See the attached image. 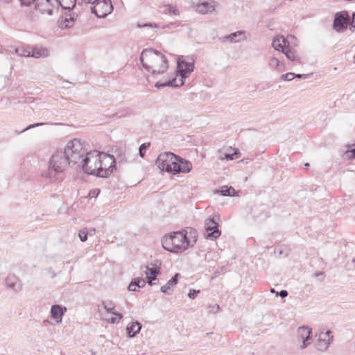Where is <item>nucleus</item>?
<instances>
[{
    "label": "nucleus",
    "instance_id": "10",
    "mask_svg": "<svg viewBox=\"0 0 355 355\" xmlns=\"http://www.w3.org/2000/svg\"><path fill=\"white\" fill-rule=\"evenodd\" d=\"M349 20L347 11L338 12L334 15L332 27L336 32L343 33L347 29Z\"/></svg>",
    "mask_w": 355,
    "mask_h": 355
},
{
    "label": "nucleus",
    "instance_id": "41",
    "mask_svg": "<svg viewBox=\"0 0 355 355\" xmlns=\"http://www.w3.org/2000/svg\"><path fill=\"white\" fill-rule=\"evenodd\" d=\"M157 275H154L152 276H146V282L150 286H153V284H155L156 283L154 282L155 281L158 282L159 279L157 277Z\"/></svg>",
    "mask_w": 355,
    "mask_h": 355
},
{
    "label": "nucleus",
    "instance_id": "31",
    "mask_svg": "<svg viewBox=\"0 0 355 355\" xmlns=\"http://www.w3.org/2000/svg\"><path fill=\"white\" fill-rule=\"evenodd\" d=\"M145 273H146V276H152L154 275H159L160 273L159 267L156 266L153 268H150L148 266H146Z\"/></svg>",
    "mask_w": 355,
    "mask_h": 355
},
{
    "label": "nucleus",
    "instance_id": "42",
    "mask_svg": "<svg viewBox=\"0 0 355 355\" xmlns=\"http://www.w3.org/2000/svg\"><path fill=\"white\" fill-rule=\"evenodd\" d=\"M198 293H200V290L191 289L189 291L188 297L190 299H195L198 296Z\"/></svg>",
    "mask_w": 355,
    "mask_h": 355
},
{
    "label": "nucleus",
    "instance_id": "51",
    "mask_svg": "<svg viewBox=\"0 0 355 355\" xmlns=\"http://www.w3.org/2000/svg\"><path fill=\"white\" fill-rule=\"evenodd\" d=\"M87 236H89V235L93 236L96 233V230H95V228L87 229Z\"/></svg>",
    "mask_w": 355,
    "mask_h": 355
},
{
    "label": "nucleus",
    "instance_id": "64",
    "mask_svg": "<svg viewBox=\"0 0 355 355\" xmlns=\"http://www.w3.org/2000/svg\"><path fill=\"white\" fill-rule=\"evenodd\" d=\"M353 59H354V62H355V55H354Z\"/></svg>",
    "mask_w": 355,
    "mask_h": 355
},
{
    "label": "nucleus",
    "instance_id": "39",
    "mask_svg": "<svg viewBox=\"0 0 355 355\" xmlns=\"http://www.w3.org/2000/svg\"><path fill=\"white\" fill-rule=\"evenodd\" d=\"M297 333H313L312 328L308 325H302L297 328Z\"/></svg>",
    "mask_w": 355,
    "mask_h": 355
},
{
    "label": "nucleus",
    "instance_id": "62",
    "mask_svg": "<svg viewBox=\"0 0 355 355\" xmlns=\"http://www.w3.org/2000/svg\"><path fill=\"white\" fill-rule=\"evenodd\" d=\"M216 311V308H214V307H213V310H212V311Z\"/></svg>",
    "mask_w": 355,
    "mask_h": 355
},
{
    "label": "nucleus",
    "instance_id": "34",
    "mask_svg": "<svg viewBox=\"0 0 355 355\" xmlns=\"http://www.w3.org/2000/svg\"><path fill=\"white\" fill-rule=\"evenodd\" d=\"M115 153H116V157H115L116 162L117 161L119 162V163H123V162H125V160H126L125 156L122 153V151L121 150H116Z\"/></svg>",
    "mask_w": 355,
    "mask_h": 355
},
{
    "label": "nucleus",
    "instance_id": "32",
    "mask_svg": "<svg viewBox=\"0 0 355 355\" xmlns=\"http://www.w3.org/2000/svg\"><path fill=\"white\" fill-rule=\"evenodd\" d=\"M137 26L139 28H158L159 26L156 24V23H154V22H140L139 21L137 24Z\"/></svg>",
    "mask_w": 355,
    "mask_h": 355
},
{
    "label": "nucleus",
    "instance_id": "47",
    "mask_svg": "<svg viewBox=\"0 0 355 355\" xmlns=\"http://www.w3.org/2000/svg\"><path fill=\"white\" fill-rule=\"evenodd\" d=\"M349 28L352 31H355V12H352Z\"/></svg>",
    "mask_w": 355,
    "mask_h": 355
},
{
    "label": "nucleus",
    "instance_id": "6",
    "mask_svg": "<svg viewBox=\"0 0 355 355\" xmlns=\"http://www.w3.org/2000/svg\"><path fill=\"white\" fill-rule=\"evenodd\" d=\"M218 215L209 216L205 223V237L207 239L214 241L221 235V231L218 229Z\"/></svg>",
    "mask_w": 355,
    "mask_h": 355
},
{
    "label": "nucleus",
    "instance_id": "14",
    "mask_svg": "<svg viewBox=\"0 0 355 355\" xmlns=\"http://www.w3.org/2000/svg\"><path fill=\"white\" fill-rule=\"evenodd\" d=\"M220 40L223 42L228 41L230 43H237L243 40H246L245 31L240 30L229 35H226L220 38Z\"/></svg>",
    "mask_w": 355,
    "mask_h": 355
},
{
    "label": "nucleus",
    "instance_id": "9",
    "mask_svg": "<svg viewBox=\"0 0 355 355\" xmlns=\"http://www.w3.org/2000/svg\"><path fill=\"white\" fill-rule=\"evenodd\" d=\"M58 3L57 0H37L35 9L42 14L53 15L58 11Z\"/></svg>",
    "mask_w": 355,
    "mask_h": 355
},
{
    "label": "nucleus",
    "instance_id": "4",
    "mask_svg": "<svg viewBox=\"0 0 355 355\" xmlns=\"http://www.w3.org/2000/svg\"><path fill=\"white\" fill-rule=\"evenodd\" d=\"M98 177L107 178L116 168L115 156L98 151Z\"/></svg>",
    "mask_w": 355,
    "mask_h": 355
},
{
    "label": "nucleus",
    "instance_id": "53",
    "mask_svg": "<svg viewBox=\"0 0 355 355\" xmlns=\"http://www.w3.org/2000/svg\"><path fill=\"white\" fill-rule=\"evenodd\" d=\"M85 3H92L94 4L98 0H82Z\"/></svg>",
    "mask_w": 355,
    "mask_h": 355
},
{
    "label": "nucleus",
    "instance_id": "28",
    "mask_svg": "<svg viewBox=\"0 0 355 355\" xmlns=\"http://www.w3.org/2000/svg\"><path fill=\"white\" fill-rule=\"evenodd\" d=\"M343 157L348 160L355 159V144L347 146V149L343 153Z\"/></svg>",
    "mask_w": 355,
    "mask_h": 355
},
{
    "label": "nucleus",
    "instance_id": "24",
    "mask_svg": "<svg viewBox=\"0 0 355 355\" xmlns=\"http://www.w3.org/2000/svg\"><path fill=\"white\" fill-rule=\"evenodd\" d=\"M282 53H284L287 59L291 61L300 60V58L296 54V51L290 45L282 51Z\"/></svg>",
    "mask_w": 355,
    "mask_h": 355
},
{
    "label": "nucleus",
    "instance_id": "57",
    "mask_svg": "<svg viewBox=\"0 0 355 355\" xmlns=\"http://www.w3.org/2000/svg\"><path fill=\"white\" fill-rule=\"evenodd\" d=\"M214 308H216V311H218L220 309V306L218 304H216Z\"/></svg>",
    "mask_w": 355,
    "mask_h": 355
},
{
    "label": "nucleus",
    "instance_id": "56",
    "mask_svg": "<svg viewBox=\"0 0 355 355\" xmlns=\"http://www.w3.org/2000/svg\"><path fill=\"white\" fill-rule=\"evenodd\" d=\"M51 277L52 278H54L55 277V275H56L55 273L53 271H51Z\"/></svg>",
    "mask_w": 355,
    "mask_h": 355
},
{
    "label": "nucleus",
    "instance_id": "45",
    "mask_svg": "<svg viewBox=\"0 0 355 355\" xmlns=\"http://www.w3.org/2000/svg\"><path fill=\"white\" fill-rule=\"evenodd\" d=\"M276 296H279L282 298H284L288 296V293L286 290H282L280 291L275 292Z\"/></svg>",
    "mask_w": 355,
    "mask_h": 355
},
{
    "label": "nucleus",
    "instance_id": "35",
    "mask_svg": "<svg viewBox=\"0 0 355 355\" xmlns=\"http://www.w3.org/2000/svg\"><path fill=\"white\" fill-rule=\"evenodd\" d=\"M295 78V73L293 72H288L285 74H282L280 76V79L284 81H289Z\"/></svg>",
    "mask_w": 355,
    "mask_h": 355
},
{
    "label": "nucleus",
    "instance_id": "18",
    "mask_svg": "<svg viewBox=\"0 0 355 355\" xmlns=\"http://www.w3.org/2000/svg\"><path fill=\"white\" fill-rule=\"evenodd\" d=\"M180 277V274L177 272L175 273L168 282L167 283L161 287L160 291L163 293L170 295L173 293V287L177 285L179 281V277Z\"/></svg>",
    "mask_w": 355,
    "mask_h": 355
},
{
    "label": "nucleus",
    "instance_id": "63",
    "mask_svg": "<svg viewBox=\"0 0 355 355\" xmlns=\"http://www.w3.org/2000/svg\"><path fill=\"white\" fill-rule=\"evenodd\" d=\"M216 311V308H214V307H213V310H212V311Z\"/></svg>",
    "mask_w": 355,
    "mask_h": 355
},
{
    "label": "nucleus",
    "instance_id": "13",
    "mask_svg": "<svg viewBox=\"0 0 355 355\" xmlns=\"http://www.w3.org/2000/svg\"><path fill=\"white\" fill-rule=\"evenodd\" d=\"M77 15L76 13L66 11L58 21V26L62 29L69 28L74 25Z\"/></svg>",
    "mask_w": 355,
    "mask_h": 355
},
{
    "label": "nucleus",
    "instance_id": "7",
    "mask_svg": "<svg viewBox=\"0 0 355 355\" xmlns=\"http://www.w3.org/2000/svg\"><path fill=\"white\" fill-rule=\"evenodd\" d=\"M176 157L173 153L164 152L158 155L155 164L161 171L171 173Z\"/></svg>",
    "mask_w": 355,
    "mask_h": 355
},
{
    "label": "nucleus",
    "instance_id": "49",
    "mask_svg": "<svg viewBox=\"0 0 355 355\" xmlns=\"http://www.w3.org/2000/svg\"><path fill=\"white\" fill-rule=\"evenodd\" d=\"M329 343H328V340H326L325 339L323 340L322 343H318V347L320 348V349H322V348H326L328 345Z\"/></svg>",
    "mask_w": 355,
    "mask_h": 355
},
{
    "label": "nucleus",
    "instance_id": "19",
    "mask_svg": "<svg viewBox=\"0 0 355 355\" xmlns=\"http://www.w3.org/2000/svg\"><path fill=\"white\" fill-rule=\"evenodd\" d=\"M6 284L8 288L15 292L21 291L22 285L21 281L15 275H9L6 279Z\"/></svg>",
    "mask_w": 355,
    "mask_h": 355
},
{
    "label": "nucleus",
    "instance_id": "38",
    "mask_svg": "<svg viewBox=\"0 0 355 355\" xmlns=\"http://www.w3.org/2000/svg\"><path fill=\"white\" fill-rule=\"evenodd\" d=\"M44 125V123H33V124H30L29 125H28L26 128H24L22 130H21L20 132H18V131H16L17 133L19 135L20 133H22V132H24L30 129H32V128H36V127H40V126H42Z\"/></svg>",
    "mask_w": 355,
    "mask_h": 355
},
{
    "label": "nucleus",
    "instance_id": "2",
    "mask_svg": "<svg viewBox=\"0 0 355 355\" xmlns=\"http://www.w3.org/2000/svg\"><path fill=\"white\" fill-rule=\"evenodd\" d=\"M197 237V231L188 227L164 235L161 241L164 250L180 254L193 247L196 243Z\"/></svg>",
    "mask_w": 355,
    "mask_h": 355
},
{
    "label": "nucleus",
    "instance_id": "23",
    "mask_svg": "<svg viewBox=\"0 0 355 355\" xmlns=\"http://www.w3.org/2000/svg\"><path fill=\"white\" fill-rule=\"evenodd\" d=\"M58 8L60 6L65 11L71 12L76 6V0H57Z\"/></svg>",
    "mask_w": 355,
    "mask_h": 355
},
{
    "label": "nucleus",
    "instance_id": "17",
    "mask_svg": "<svg viewBox=\"0 0 355 355\" xmlns=\"http://www.w3.org/2000/svg\"><path fill=\"white\" fill-rule=\"evenodd\" d=\"M29 55L28 57L34 58H46L49 55V50L46 48L39 46H28Z\"/></svg>",
    "mask_w": 355,
    "mask_h": 355
},
{
    "label": "nucleus",
    "instance_id": "29",
    "mask_svg": "<svg viewBox=\"0 0 355 355\" xmlns=\"http://www.w3.org/2000/svg\"><path fill=\"white\" fill-rule=\"evenodd\" d=\"M29 45L15 47L14 52L19 56L28 57L29 55Z\"/></svg>",
    "mask_w": 355,
    "mask_h": 355
},
{
    "label": "nucleus",
    "instance_id": "11",
    "mask_svg": "<svg viewBox=\"0 0 355 355\" xmlns=\"http://www.w3.org/2000/svg\"><path fill=\"white\" fill-rule=\"evenodd\" d=\"M101 306L105 310L107 314L111 315L107 318H105L107 322L114 324L119 322L123 318L122 313L116 311L114 304L110 300L103 301Z\"/></svg>",
    "mask_w": 355,
    "mask_h": 355
},
{
    "label": "nucleus",
    "instance_id": "25",
    "mask_svg": "<svg viewBox=\"0 0 355 355\" xmlns=\"http://www.w3.org/2000/svg\"><path fill=\"white\" fill-rule=\"evenodd\" d=\"M241 157L240 150L238 148H230L227 152L223 154V158L227 160H233Z\"/></svg>",
    "mask_w": 355,
    "mask_h": 355
},
{
    "label": "nucleus",
    "instance_id": "5",
    "mask_svg": "<svg viewBox=\"0 0 355 355\" xmlns=\"http://www.w3.org/2000/svg\"><path fill=\"white\" fill-rule=\"evenodd\" d=\"M194 61H187L183 56L178 58L177 61V70L176 75L174 78H177L178 85L182 86L186 80V78L193 71Z\"/></svg>",
    "mask_w": 355,
    "mask_h": 355
},
{
    "label": "nucleus",
    "instance_id": "61",
    "mask_svg": "<svg viewBox=\"0 0 355 355\" xmlns=\"http://www.w3.org/2000/svg\"><path fill=\"white\" fill-rule=\"evenodd\" d=\"M135 335V334H129V337H130V338L133 337Z\"/></svg>",
    "mask_w": 355,
    "mask_h": 355
},
{
    "label": "nucleus",
    "instance_id": "43",
    "mask_svg": "<svg viewBox=\"0 0 355 355\" xmlns=\"http://www.w3.org/2000/svg\"><path fill=\"white\" fill-rule=\"evenodd\" d=\"M19 1H20L21 6H29L33 3H34L35 6L37 0H19Z\"/></svg>",
    "mask_w": 355,
    "mask_h": 355
},
{
    "label": "nucleus",
    "instance_id": "20",
    "mask_svg": "<svg viewBox=\"0 0 355 355\" xmlns=\"http://www.w3.org/2000/svg\"><path fill=\"white\" fill-rule=\"evenodd\" d=\"M290 45L288 40L284 36L275 37L272 40V46L281 53Z\"/></svg>",
    "mask_w": 355,
    "mask_h": 355
},
{
    "label": "nucleus",
    "instance_id": "58",
    "mask_svg": "<svg viewBox=\"0 0 355 355\" xmlns=\"http://www.w3.org/2000/svg\"><path fill=\"white\" fill-rule=\"evenodd\" d=\"M309 166H310V164L308 162L304 164V166L306 167V168L309 167Z\"/></svg>",
    "mask_w": 355,
    "mask_h": 355
},
{
    "label": "nucleus",
    "instance_id": "59",
    "mask_svg": "<svg viewBox=\"0 0 355 355\" xmlns=\"http://www.w3.org/2000/svg\"><path fill=\"white\" fill-rule=\"evenodd\" d=\"M270 292H271V293H275L276 291H275V289H274V288H271V289H270Z\"/></svg>",
    "mask_w": 355,
    "mask_h": 355
},
{
    "label": "nucleus",
    "instance_id": "26",
    "mask_svg": "<svg viewBox=\"0 0 355 355\" xmlns=\"http://www.w3.org/2000/svg\"><path fill=\"white\" fill-rule=\"evenodd\" d=\"M269 65L279 71H282L284 70L285 65L284 64L280 61V60L277 58L272 57L269 61Z\"/></svg>",
    "mask_w": 355,
    "mask_h": 355
},
{
    "label": "nucleus",
    "instance_id": "16",
    "mask_svg": "<svg viewBox=\"0 0 355 355\" xmlns=\"http://www.w3.org/2000/svg\"><path fill=\"white\" fill-rule=\"evenodd\" d=\"M67 307L60 304H53L51 308V317L57 323L62 322V316L67 311Z\"/></svg>",
    "mask_w": 355,
    "mask_h": 355
},
{
    "label": "nucleus",
    "instance_id": "55",
    "mask_svg": "<svg viewBox=\"0 0 355 355\" xmlns=\"http://www.w3.org/2000/svg\"><path fill=\"white\" fill-rule=\"evenodd\" d=\"M324 275V272H320V271L315 272L314 273V276H315V277H319V276H322V275Z\"/></svg>",
    "mask_w": 355,
    "mask_h": 355
},
{
    "label": "nucleus",
    "instance_id": "36",
    "mask_svg": "<svg viewBox=\"0 0 355 355\" xmlns=\"http://www.w3.org/2000/svg\"><path fill=\"white\" fill-rule=\"evenodd\" d=\"M78 236L82 242L86 241L88 238L87 228L80 230L78 232Z\"/></svg>",
    "mask_w": 355,
    "mask_h": 355
},
{
    "label": "nucleus",
    "instance_id": "60",
    "mask_svg": "<svg viewBox=\"0 0 355 355\" xmlns=\"http://www.w3.org/2000/svg\"><path fill=\"white\" fill-rule=\"evenodd\" d=\"M321 335H322V334H315V337H317L318 336H319L318 340H319V339H320V336H321Z\"/></svg>",
    "mask_w": 355,
    "mask_h": 355
},
{
    "label": "nucleus",
    "instance_id": "21",
    "mask_svg": "<svg viewBox=\"0 0 355 355\" xmlns=\"http://www.w3.org/2000/svg\"><path fill=\"white\" fill-rule=\"evenodd\" d=\"M237 192L238 191H236L233 187L228 186V185H224V186L220 187L219 188L214 190V194H218L222 196H230V197L238 196Z\"/></svg>",
    "mask_w": 355,
    "mask_h": 355
},
{
    "label": "nucleus",
    "instance_id": "46",
    "mask_svg": "<svg viewBox=\"0 0 355 355\" xmlns=\"http://www.w3.org/2000/svg\"><path fill=\"white\" fill-rule=\"evenodd\" d=\"M319 333H332V331L325 325H321L318 329Z\"/></svg>",
    "mask_w": 355,
    "mask_h": 355
},
{
    "label": "nucleus",
    "instance_id": "8",
    "mask_svg": "<svg viewBox=\"0 0 355 355\" xmlns=\"http://www.w3.org/2000/svg\"><path fill=\"white\" fill-rule=\"evenodd\" d=\"M91 7V12L98 18H105L114 9L111 0H98Z\"/></svg>",
    "mask_w": 355,
    "mask_h": 355
},
{
    "label": "nucleus",
    "instance_id": "48",
    "mask_svg": "<svg viewBox=\"0 0 355 355\" xmlns=\"http://www.w3.org/2000/svg\"><path fill=\"white\" fill-rule=\"evenodd\" d=\"M275 252H278L279 256L287 257L288 254V250L284 251L282 249H278V250L276 249Z\"/></svg>",
    "mask_w": 355,
    "mask_h": 355
},
{
    "label": "nucleus",
    "instance_id": "44",
    "mask_svg": "<svg viewBox=\"0 0 355 355\" xmlns=\"http://www.w3.org/2000/svg\"><path fill=\"white\" fill-rule=\"evenodd\" d=\"M137 284L135 283V281H134V279H132L128 286V289L129 291H137Z\"/></svg>",
    "mask_w": 355,
    "mask_h": 355
},
{
    "label": "nucleus",
    "instance_id": "40",
    "mask_svg": "<svg viewBox=\"0 0 355 355\" xmlns=\"http://www.w3.org/2000/svg\"><path fill=\"white\" fill-rule=\"evenodd\" d=\"M133 279H134V281H135L137 288H144L146 286V282L143 278L137 277V278H134Z\"/></svg>",
    "mask_w": 355,
    "mask_h": 355
},
{
    "label": "nucleus",
    "instance_id": "27",
    "mask_svg": "<svg viewBox=\"0 0 355 355\" xmlns=\"http://www.w3.org/2000/svg\"><path fill=\"white\" fill-rule=\"evenodd\" d=\"M142 324L138 321H134L127 325L125 333H140Z\"/></svg>",
    "mask_w": 355,
    "mask_h": 355
},
{
    "label": "nucleus",
    "instance_id": "3",
    "mask_svg": "<svg viewBox=\"0 0 355 355\" xmlns=\"http://www.w3.org/2000/svg\"><path fill=\"white\" fill-rule=\"evenodd\" d=\"M142 67L153 75L162 74L168 69V60L161 52L151 48L144 49L139 56Z\"/></svg>",
    "mask_w": 355,
    "mask_h": 355
},
{
    "label": "nucleus",
    "instance_id": "1",
    "mask_svg": "<svg viewBox=\"0 0 355 355\" xmlns=\"http://www.w3.org/2000/svg\"><path fill=\"white\" fill-rule=\"evenodd\" d=\"M98 150L87 151L80 139H73L67 144L64 150H56L51 157L49 166L42 173L51 182H61L68 166H77L86 174L98 177Z\"/></svg>",
    "mask_w": 355,
    "mask_h": 355
},
{
    "label": "nucleus",
    "instance_id": "52",
    "mask_svg": "<svg viewBox=\"0 0 355 355\" xmlns=\"http://www.w3.org/2000/svg\"><path fill=\"white\" fill-rule=\"evenodd\" d=\"M12 0H0V6L9 3Z\"/></svg>",
    "mask_w": 355,
    "mask_h": 355
},
{
    "label": "nucleus",
    "instance_id": "33",
    "mask_svg": "<svg viewBox=\"0 0 355 355\" xmlns=\"http://www.w3.org/2000/svg\"><path fill=\"white\" fill-rule=\"evenodd\" d=\"M165 11L169 15H178L179 14L178 8L170 4L166 6Z\"/></svg>",
    "mask_w": 355,
    "mask_h": 355
},
{
    "label": "nucleus",
    "instance_id": "22",
    "mask_svg": "<svg viewBox=\"0 0 355 355\" xmlns=\"http://www.w3.org/2000/svg\"><path fill=\"white\" fill-rule=\"evenodd\" d=\"M166 87H180V85H178V82H177L176 78H173L167 81L162 82V81H157L155 84V87H156L158 89H163Z\"/></svg>",
    "mask_w": 355,
    "mask_h": 355
},
{
    "label": "nucleus",
    "instance_id": "15",
    "mask_svg": "<svg viewBox=\"0 0 355 355\" xmlns=\"http://www.w3.org/2000/svg\"><path fill=\"white\" fill-rule=\"evenodd\" d=\"M215 10V1L212 0L200 1L196 6V11L201 14L211 13Z\"/></svg>",
    "mask_w": 355,
    "mask_h": 355
},
{
    "label": "nucleus",
    "instance_id": "12",
    "mask_svg": "<svg viewBox=\"0 0 355 355\" xmlns=\"http://www.w3.org/2000/svg\"><path fill=\"white\" fill-rule=\"evenodd\" d=\"M191 169L192 164L190 161L177 155L176 160L174 162L171 171V174L188 173Z\"/></svg>",
    "mask_w": 355,
    "mask_h": 355
},
{
    "label": "nucleus",
    "instance_id": "30",
    "mask_svg": "<svg viewBox=\"0 0 355 355\" xmlns=\"http://www.w3.org/2000/svg\"><path fill=\"white\" fill-rule=\"evenodd\" d=\"M150 144L149 142L148 143H144L141 144L139 147V155L141 157L144 158L146 155V153L147 150L150 148Z\"/></svg>",
    "mask_w": 355,
    "mask_h": 355
},
{
    "label": "nucleus",
    "instance_id": "37",
    "mask_svg": "<svg viewBox=\"0 0 355 355\" xmlns=\"http://www.w3.org/2000/svg\"><path fill=\"white\" fill-rule=\"evenodd\" d=\"M26 13L28 19L32 21H36L38 19V16L35 11L28 9L26 10Z\"/></svg>",
    "mask_w": 355,
    "mask_h": 355
},
{
    "label": "nucleus",
    "instance_id": "50",
    "mask_svg": "<svg viewBox=\"0 0 355 355\" xmlns=\"http://www.w3.org/2000/svg\"><path fill=\"white\" fill-rule=\"evenodd\" d=\"M311 74H300V73H295V77L298 78H307L310 77Z\"/></svg>",
    "mask_w": 355,
    "mask_h": 355
},
{
    "label": "nucleus",
    "instance_id": "54",
    "mask_svg": "<svg viewBox=\"0 0 355 355\" xmlns=\"http://www.w3.org/2000/svg\"><path fill=\"white\" fill-rule=\"evenodd\" d=\"M309 339V334L306 336V340H304V338H302V340H303V345L302 346V347H305L306 346V341H307Z\"/></svg>",
    "mask_w": 355,
    "mask_h": 355
}]
</instances>
